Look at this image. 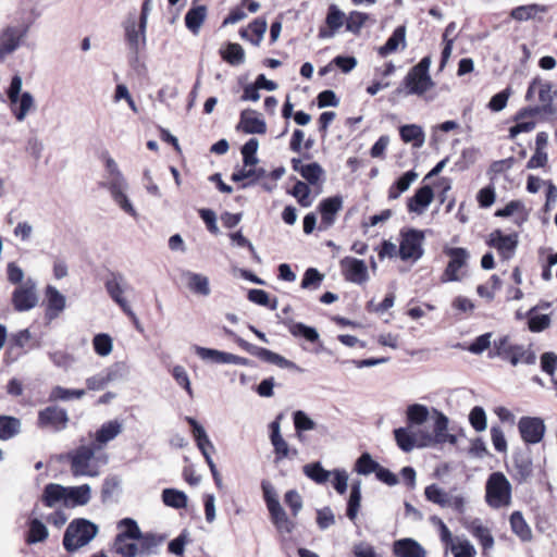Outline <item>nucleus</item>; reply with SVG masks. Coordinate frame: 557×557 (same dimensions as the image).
I'll return each mask as SVG.
<instances>
[{"instance_id": "f257e3e1", "label": "nucleus", "mask_w": 557, "mask_h": 557, "mask_svg": "<svg viewBox=\"0 0 557 557\" xmlns=\"http://www.w3.org/2000/svg\"><path fill=\"white\" fill-rule=\"evenodd\" d=\"M104 168L106 172L101 186L109 190L112 200L121 210L133 218H137V211L127 197L128 183L117 163L112 157L107 156L104 159Z\"/></svg>"}, {"instance_id": "f03ea898", "label": "nucleus", "mask_w": 557, "mask_h": 557, "mask_svg": "<svg viewBox=\"0 0 557 557\" xmlns=\"http://www.w3.org/2000/svg\"><path fill=\"white\" fill-rule=\"evenodd\" d=\"M97 448L89 445H81L60 457V460L70 465L71 474L74 478H97L101 470L96 457Z\"/></svg>"}, {"instance_id": "7ed1b4c3", "label": "nucleus", "mask_w": 557, "mask_h": 557, "mask_svg": "<svg viewBox=\"0 0 557 557\" xmlns=\"http://www.w3.org/2000/svg\"><path fill=\"white\" fill-rule=\"evenodd\" d=\"M99 528L85 518L72 520L63 535V547L66 552L73 553L89 544L98 534Z\"/></svg>"}, {"instance_id": "20e7f679", "label": "nucleus", "mask_w": 557, "mask_h": 557, "mask_svg": "<svg viewBox=\"0 0 557 557\" xmlns=\"http://www.w3.org/2000/svg\"><path fill=\"white\" fill-rule=\"evenodd\" d=\"M512 487L503 472H493L485 483V502L493 509L508 507L511 504Z\"/></svg>"}, {"instance_id": "39448f33", "label": "nucleus", "mask_w": 557, "mask_h": 557, "mask_svg": "<svg viewBox=\"0 0 557 557\" xmlns=\"http://www.w3.org/2000/svg\"><path fill=\"white\" fill-rule=\"evenodd\" d=\"M492 356L509 361L512 366L519 363L534 364L536 362V355L530 347L513 345L507 336L494 341Z\"/></svg>"}, {"instance_id": "423d86ee", "label": "nucleus", "mask_w": 557, "mask_h": 557, "mask_svg": "<svg viewBox=\"0 0 557 557\" xmlns=\"http://www.w3.org/2000/svg\"><path fill=\"white\" fill-rule=\"evenodd\" d=\"M430 65L431 58L424 57L407 73L404 79L407 95L421 96L433 87L434 83L429 73Z\"/></svg>"}, {"instance_id": "0eeeda50", "label": "nucleus", "mask_w": 557, "mask_h": 557, "mask_svg": "<svg viewBox=\"0 0 557 557\" xmlns=\"http://www.w3.org/2000/svg\"><path fill=\"white\" fill-rule=\"evenodd\" d=\"M28 25H7L0 30V62L18 50L28 34Z\"/></svg>"}, {"instance_id": "6e6552de", "label": "nucleus", "mask_w": 557, "mask_h": 557, "mask_svg": "<svg viewBox=\"0 0 557 557\" xmlns=\"http://www.w3.org/2000/svg\"><path fill=\"white\" fill-rule=\"evenodd\" d=\"M124 29V38L129 50V53L137 59L139 52L146 46V30L147 26L143 27L141 22L135 13H128L122 23Z\"/></svg>"}, {"instance_id": "1a4fd4ad", "label": "nucleus", "mask_w": 557, "mask_h": 557, "mask_svg": "<svg viewBox=\"0 0 557 557\" xmlns=\"http://www.w3.org/2000/svg\"><path fill=\"white\" fill-rule=\"evenodd\" d=\"M433 433H422L421 446L431 447L438 444L449 443L455 445L457 443V436L448 433V418L437 409H432Z\"/></svg>"}, {"instance_id": "9d476101", "label": "nucleus", "mask_w": 557, "mask_h": 557, "mask_svg": "<svg viewBox=\"0 0 557 557\" xmlns=\"http://www.w3.org/2000/svg\"><path fill=\"white\" fill-rule=\"evenodd\" d=\"M444 253L449 257V261L441 277L442 283L461 281L465 275L462 269L470 258L469 251L466 248L445 247Z\"/></svg>"}, {"instance_id": "9b49d317", "label": "nucleus", "mask_w": 557, "mask_h": 557, "mask_svg": "<svg viewBox=\"0 0 557 557\" xmlns=\"http://www.w3.org/2000/svg\"><path fill=\"white\" fill-rule=\"evenodd\" d=\"M425 498L442 508H451L459 513H462L466 508V498L461 494H454L446 492L437 484L428 485L424 490Z\"/></svg>"}, {"instance_id": "f8f14e48", "label": "nucleus", "mask_w": 557, "mask_h": 557, "mask_svg": "<svg viewBox=\"0 0 557 557\" xmlns=\"http://www.w3.org/2000/svg\"><path fill=\"white\" fill-rule=\"evenodd\" d=\"M424 233L419 230H408L401 232V240L398 253L401 260L417 261L423 256Z\"/></svg>"}, {"instance_id": "ddd939ff", "label": "nucleus", "mask_w": 557, "mask_h": 557, "mask_svg": "<svg viewBox=\"0 0 557 557\" xmlns=\"http://www.w3.org/2000/svg\"><path fill=\"white\" fill-rule=\"evenodd\" d=\"M106 289L110 297L121 307V309L134 320H136V315L132 310L128 301L124 297V294L131 289L129 284L126 282L125 277L120 273H113L106 281Z\"/></svg>"}, {"instance_id": "4468645a", "label": "nucleus", "mask_w": 557, "mask_h": 557, "mask_svg": "<svg viewBox=\"0 0 557 557\" xmlns=\"http://www.w3.org/2000/svg\"><path fill=\"white\" fill-rule=\"evenodd\" d=\"M67 423V411L59 406H48L38 412L37 424L41 429L59 432L64 430Z\"/></svg>"}, {"instance_id": "2eb2a0df", "label": "nucleus", "mask_w": 557, "mask_h": 557, "mask_svg": "<svg viewBox=\"0 0 557 557\" xmlns=\"http://www.w3.org/2000/svg\"><path fill=\"white\" fill-rule=\"evenodd\" d=\"M38 302L36 284L28 278L22 285L14 289L12 294V304L16 311L23 312L33 309Z\"/></svg>"}, {"instance_id": "dca6fc26", "label": "nucleus", "mask_w": 557, "mask_h": 557, "mask_svg": "<svg viewBox=\"0 0 557 557\" xmlns=\"http://www.w3.org/2000/svg\"><path fill=\"white\" fill-rule=\"evenodd\" d=\"M282 417V414H278L275 420L269 424L270 442L273 446L276 462H280L286 458L295 457L298 454L296 448L292 449L289 447L288 443L283 438L281 434Z\"/></svg>"}, {"instance_id": "f3484780", "label": "nucleus", "mask_w": 557, "mask_h": 557, "mask_svg": "<svg viewBox=\"0 0 557 557\" xmlns=\"http://www.w3.org/2000/svg\"><path fill=\"white\" fill-rule=\"evenodd\" d=\"M518 430L524 443L537 444L543 440L546 426L539 417H522L518 422Z\"/></svg>"}, {"instance_id": "a211bd4d", "label": "nucleus", "mask_w": 557, "mask_h": 557, "mask_svg": "<svg viewBox=\"0 0 557 557\" xmlns=\"http://www.w3.org/2000/svg\"><path fill=\"white\" fill-rule=\"evenodd\" d=\"M341 269L346 281L361 285L369 280L368 268L363 260L345 257L341 260Z\"/></svg>"}, {"instance_id": "6ab92c4d", "label": "nucleus", "mask_w": 557, "mask_h": 557, "mask_svg": "<svg viewBox=\"0 0 557 557\" xmlns=\"http://www.w3.org/2000/svg\"><path fill=\"white\" fill-rule=\"evenodd\" d=\"M488 245L496 248L503 259L509 260L516 252L518 235L516 233L504 235L499 230H496L490 235Z\"/></svg>"}, {"instance_id": "aec40b11", "label": "nucleus", "mask_w": 557, "mask_h": 557, "mask_svg": "<svg viewBox=\"0 0 557 557\" xmlns=\"http://www.w3.org/2000/svg\"><path fill=\"white\" fill-rule=\"evenodd\" d=\"M422 430L413 431V428L407 425L394 430V437L397 446L405 453L413 450L416 447L423 448L422 442Z\"/></svg>"}, {"instance_id": "412c9836", "label": "nucleus", "mask_w": 557, "mask_h": 557, "mask_svg": "<svg viewBox=\"0 0 557 557\" xmlns=\"http://www.w3.org/2000/svg\"><path fill=\"white\" fill-rule=\"evenodd\" d=\"M534 94H537L541 104L545 102H554V100L557 98V90L554 88V85L550 82L543 81L540 77L533 78L529 84L525 99L531 101L534 97Z\"/></svg>"}, {"instance_id": "4be33fe9", "label": "nucleus", "mask_w": 557, "mask_h": 557, "mask_svg": "<svg viewBox=\"0 0 557 557\" xmlns=\"http://www.w3.org/2000/svg\"><path fill=\"white\" fill-rule=\"evenodd\" d=\"M533 473V462L529 451H516L512 456L511 474L519 483L525 482Z\"/></svg>"}, {"instance_id": "5701e85b", "label": "nucleus", "mask_w": 557, "mask_h": 557, "mask_svg": "<svg viewBox=\"0 0 557 557\" xmlns=\"http://www.w3.org/2000/svg\"><path fill=\"white\" fill-rule=\"evenodd\" d=\"M182 281L185 286L195 295L208 297L211 294L208 276L189 270L182 271Z\"/></svg>"}, {"instance_id": "b1692460", "label": "nucleus", "mask_w": 557, "mask_h": 557, "mask_svg": "<svg viewBox=\"0 0 557 557\" xmlns=\"http://www.w3.org/2000/svg\"><path fill=\"white\" fill-rule=\"evenodd\" d=\"M343 207V198L341 196H334L323 199L319 205L321 213L320 230H326L332 226L335 222L336 214Z\"/></svg>"}, {"instance_id": "393cba45", "label": "nucleus", "mask_w": 557, "mask_h": 557, "mask_svg": "<svg viewBox=\"0 0 557 557\" xmlns=\"http://www.w3.org/2000/svg\"><path fill=\"white\" fill-rule=\"evenodd\" d=\"M433 199L434 193L432 187L424 185L418 188L414 195L408 199V211L421 215L426 211Z\"/></svg>"}, {"instance_id": "a878e982", "label": "nucleus", "mask_w": 557, "mask_h": 557, "mask_svg": "<svg viewBox=\"0 0 557 557\" xmlns=\"http://www.w3.org/2000/svg\"><path fill=\"white\" fill-rule=\"evenodd\" d=\"M292 168L298 172L310 185H317L324 177V170L317 162L304 164L300 159H292Z\"/></svg>"}, {"instance_id": "bb28decb", "label": "nucleus", "mask_w": 557, "mask_h": 557, "mask_svg": "<svg viewBox=\"0 0 557 557\" xmlns=\"http://www.w3.org/2000/svg\"><path fill=\"white\" fill-rule=\"evenodd\" d=\"M345 14L336 4L329 7L325 23L327 27H322L319 30V37L322 39L332 38L335 33L344 25Z\"/></svg>"}, {"instance_id": "cd10ccee", "label": "nucleus", "mask_w": 557, "mask_h": 557, "mask_svg": "<svg viewBox=\"0 0 557 557\" xmlns=\"http://www.w3.org/2000/svg\"><path fill=\"white\" fill-rule=\"evenodd\" d=\"M393 553L396 557H426V550L423 546L410 537L395 541Z\"/></svg>"}, {"instance_id": "c85d7f7f", "label": "nucleus", "mask_w": 557, "mask_h": 557, "mask_svg": "<svg viewBox=\"0 0 557 557\" xmlns=\"http://www.w3.org/2000/svg\"><path fill=\"white\" fill-rule=\"evenodd\" d=\"M47 308L46 318L49 321L54 320L65 309L66 300L54 286L49 285L46 288Z\"/></svg>"}, {"instance_id": "c756f323", "label": "nucleus", "mask_w": 557, "mask_h": 557, "mask_svg": "<svg viewBox=\"0 0 557 557\" xmlns=\"http://www.w3.org/2000/svg\"><path fill=\"white\" fill-rule=\"evenodd\" d=\"M239 127L246 134H264L267 124L253 110H244L240 113Z\"/></svg>"}, {"instance_id": "7c9ffc66", "label": "nucleus", "mask_w": 557, "mask_h": 557, "mask_svg": "<svg viewBox=\"0 0 557 557\" xmlns=\"http://www.w3.org/2000/svg\"><path fill=\"white\" fill-rule=\"evenodd\" d=\"M186 421L191 426L193 435L196 441L197 447L201 451L205 460L207 461V456H211V453L214 451V445L207 435L203 426L199 424L196 419L191 417H186Z\"/></svg>"}, {"instance_id": "2f4dec72", "label": "nucleus", "mask_w": 557, "mask_h": 557, "mask_svg": "<svg viewBox=\"0 0 557 557\" xmlns=\"http://www.w3.org/2000/svg\"><path fill=\"white\" fill-rule=\"evenodd\" d=\"M123 425L117 420H111L103 423L100 429L95 433V445L97 449L102 448L109 442L114 440L121 432Z\"/></svg>"}, {"instance_id": "473e14b6", "label": "nucleus", "mask_w": 557, "mask_h": 557, "mask_svg": "<svg viewBox=\"0 0 557 557\" xmlns=\"http://www.w3.org/2000/svg\"><path fill=\"white\" fill-rule=\"evenodd\" d=\"M66 486L58 483H49L45 486L41 495V502L46 507L54 508L58 504L66 507Z\"/></svg>"}, {"instance_id": "72a5a7b5", "label": "nucleus", "mask_w": 557, "mask_h": 557, "mask_svg": "<svg viewBox=\"0 0 557 557\" xmlns=\"http://www.w3.org/2000/svg\"><path fill=\"white\" fill-rule=\"evenodd\" d=\"M92 496L89 484L77 486H66V507H77L87 505Z\"/></svg>"}, {"instance_id": "f704fd0d", "label": "nucleus", "mask_w": 557, "mask_h": 557, "mask_svg": "<svg viewBox=\"0 0 557 557\" xmlns=\"http://www.w3.org/2000/svg\"><path fill=\"white\" fill-rule=\"evenodd\" d=\"M466 529L480 542L484 550L493 548L494 537L480 519H473L467 523Z\"/></svg>"}, {"instance_id": "c9c22d12", "label": "nucleus", "mask_w": 557, "mask_h": 557, "mask_svg": "<svg viewBox=\"0 0 557 557\" xmlns=\"http://www.w3.org/2000/svg\"><path fill=\"white\" fill-rule=\"evenodd\" d=\"M268 510H269L272 523L274 524V527L276 528V530L280 533L289 534L293 532V530L295 528V523L288 518L287 513L285 512V510L283 509L281 504L273 506V507L269 508Z\"/></svg>"}, {"instance_id": "e433bc0d", "label": "nucleus", "mask_w": 557, "mask_h": 557, "mask_svg": "<svg viewBox=\"0 0 557 557\" xmlns=\"http://www.w3.org/2000/svg\"><path fill=\"white\" fill-rule=\"evenodd\" d=\"M267 27L265 20L257 18L251 22L247 28H243L239 34L243 39L250 41L255 46H259L267 32Z\"/></svg>"}, {"instance_id": "4c0bfd02", "label": "nucleus", "mask_w": 557, "mask_h": 557, "mask_svg": "<svg viewBox=\"0 0 557 557\" xmlns=\"http://www.w3.org/2000/svg\"><path fill=\"white\" fill-rule=\"evenodd\" d=\"M406 48V26L400 25L395 28L391 37L387 39L385 45L379 48V54L381 57H386L393 52H395L398 47Z\"/></svg>"}, {"instance_id": "58836bf2", "label": "nucleus", "mask_w": 557, "mask_h": 557, "mask_svg": "<svg viewBox=\"0 0 557 557\" xmlns=\"http://www.w3.org/2000/svg\"><path fill=\"white\" fill-rule=\"evenodd\" d=\"M406 417L409 426H420L432 418V410L424 405L413 404L407 407Z\"/></svg>"}, {"instance_id": "ea45409f", "label": "nucleus", "mask_w": 557, "mask_h": 557, "mask_svg": "<svg viewBox=\"0 0 557 557\" xmlns=\"http://www.w3.org/2000/svg\"><path fill=\"white\" fill-rule=\"evenodd\" d=\"M399 135L403 141L412 144L416 148H421L425 141V134L422 127L417 124L403 125L399 128Z\"/></svg>"}, {"instance_id": "a19ab883", "label": "nucleus", "mask_w": 557, "mask_h": 557, "mask_svg": "<svg viewBox=\"0 0 557 557\" xmlns=\"http://www.w3.org/2000/svg\"><path fill=\"white\" fill-rule=\"evenodd\" d=\"M34 110L35 100L32 94L28 91L22 92V95L17 97L16 106H11V111L18 122H23L26 116Z\"/></svg>"}, {"instance_id": "79ce46f5", "label": "nucleus", "mask_w": 557, "mask_h": 557, "mask_svg": "<svg viewBox=\"0 0 557 557\" xmlns=\"http://www.w3.org/2000/svg\"><path fill=\"white\" fill-rule=\"evenodd\" d=\"M194 351L201 360L212 363L226 364V361H234L232 354L212 348L194 346Z\"/></svg>"}, {"instance_id": "37998d69", "label": "nucleus", "mask_w": 557, "mask_h": 557, "mask_svg": "<svg viewBox=\"0 0 557 557\" xmlns=\"http://www.w3.org/2000/svg\"><path fill=\"white\" fill-rule=\"evenodd\" d=\"M207 16L206 5H196L190 8L185 15V25L194 34L197 35L200 30Z\"/></svg>"}, {"instance_id": "c03bdc74", "label": "nucleus", "mask_w": 557, "mask_h": 557, "mask_svg": "<svg viewBox=\"0 0 557 557\" xmlns=\"http://www.w3.org/2000/svg\"><path fill=\"white\" fill-rule=\"evenodd\" d=\"M22 422L12 416H0V440L9 441L21 433Z\"/></svg>"}, {"instance_id": "a18cd8bd", "label": "nucleus", "mask_w": 557, "mask_h": 557, "mask_svg": "<svg viewBox=\"0 0 557 557\" xmlns=\"http://www.w3.org/2000/svg\"><path fill=\"white\" fill-rule=\"evenodd\" d=\"M49 536V531L45 523L38 518H32L28 521V531L26 534L27 544H37L45 542Z\"/></svg>"}, {"instance_id": "49530a36", "label": "nucleus", "mask_w": 557, "mask_h": 557, "mask_svg": "<svg viewBox=\"0 0 557 557\" xmlns=\"http://www.w3.org/2000/svg\"><path fill=\"white\" fill-rule=\"evenodd\" d=\"M418 178V173L414 171H408L404 173L389 188L388 199L394 200L407 191L411 184Z\"/></svg>"}, {"instance_id": "de8ad7c7", "label": "nucleus", "mask_w": 557, "mask_h": 557, "mask_svg": "<svg viewBox=\"0 0 557 557\" xmlns=\"http://www.w3.org/2000/svg\"><path fill=\"white\" fill-rule=\"evenodd\" d=\"M512 532L523 542L532 540V531L520 511H513L510 516Z\"/></svg>"}, {"instance_id": "09e8293b", "label": "nucleus", "mask_w": 557, "mask_h": 557, "mask_svg": "<svg viewBox=\"0 0 557 557\" xmlns=\"http://www.w3.org/2000/svg\"><path fill=\"white\" fill-rule=\"evenodd\" d=\"M361 503V481H354L350 488L349 498L347 502L346 516L349 520L355 521Z\"/></svg>"}, {"instance_id": "8fccbe9b", "label": "nucleus", "mask_w": 557, "mask_h": 557, "mask_svg": "<svg viewBox=\"0 0 557 557\" xmlns=\"http://www.w3.org/2000/svg\"><path fill=\"white\" fill-rule=\"evenodd\" d=\"M162 502L165 506L174 509H183L187 507V495L176 488H164L162 491Z\"/></svg>"}, {"instance_id": "3c124183", "label": "nucleus", "mask_w": 557, "mask_h": 557, "mask_svg": "<svg viewBox=\"0 0 557 557\" xmlns=\"http://www.w3.org/2000/svg\"><path fill=\"white\" fill-rule=\"evenodd\" d=\"M302 471L306 476L317 484H324L330 480L332 471L325 470L320 462H311L304 466Z\"/></svg>"}, {"instance_id": "603ef678", "label": "nucleus", "mask_w": 557, "mask_h": 557, "mask_svg": "<svg viewBox=\"0 0 557 557\" xmlns=\"http://www.w3.org/2000/svg\"><path fill=\"white\" fill-rule=\"evenodd\" d=\"M287 329L294 337H304L310 343L317 342L320 337L314 327L308 326L301 322H289L287 323Z\"/></svg>"}, {"instance_id": "864d4df0", "label": "nucleus", "mask_w": 557, "mask_h": 557, "mask_svg": "<svg viewBox=\"0 0 557 557\" xmlns=\"http://www.w3.org/2000/svg\"><path fill=\"white\" fill-rule=\"evenodd\" d=\"M86 392L85 389H72V388H65L60 385H57L52 387L50 394H49V400L50 401H69L71 399H81L85 396Z\"/></svg>"}, {"instance_id": "5fc2aeb1", "label": "nucleus", "mask_w": 557, "mask_h": 557, "mask_svg": "<svg viewBox=\"0 0 557 557\" xmlns=\"http://www.w3.org/2000/svg\"><path fill=\"white\" fill-rule=\"evenodd\" d=\"M221 57L231 65H239L245 61V51L239 44L230 42L221 50Z\"/></svg>"}, {"instance_id": "6e6d98bb", "label": "nucleus", "mask_w": 557, "mask_h": 557, "mask_svg": "<svg viewBox=\"0 0 557 557\" xmlns=\"http://www.w3.org/2000/svg\"><path fill=\"white\" fill-rule=\"evenodd\" d=\"M129 541L122 537V535H116L113 542V550L122 557H136L139 553V547L136 543Z\"/></svg>"}, {"instance_id": "4d7b16f0", "label": "nucleus", "mask_w": 557, "mask_h": 557, "mask_svg": "<svg viewBox=\"0 0 557 557\" xmlns=\"http://www.w3.org/2000/svg\"><path fill=\"white\" fill-rule=\"evenodd\" d=\"M454 557H475L476 550L471 542L463 537H456L448 546Z\"/></svg>"}, {"instance_id": "13d9d810", "label": "nucleus", "mask_w": 557, "mask_h": 557, "mask_svg": "<svg viewBox=\"0 0 557 557\" xmlns=\"http://www.w3.org/2000/svg\"><path fill=\"white\" fill-rule=\"evenodd\" d=\"M117 529L120 532L116 535H122L124 539L128 540H140L141 531L134 519L124 518L117 523Z\"/></svg>"}, {"instance_id": "bf43d9fd", "label": "nucleus", "mask_w": 557, "mask_h": 557, "mask_svg": "<svg viewBox=\"0 0 557 557\" xmlns=\"http://www.w3.org/2000/svg\"><path fill=\"white\" fill-rule=\"evenodd\" d=\"M294 426L299 440H301V433L311 431L317 428V423L302 410H297L293 413Z\"/></svg>"}, {"instance_id": "052dcab7", "label": "nucleus", "mask_w": 557, "mask_h": 557, "mask_svg": "<svg viewBox=\"0 0 557 557\" xmlns=\"http://www.w3.org/2000/svg\"><path fill=\"white\" fill-rule=\"evenodd\" d=\"M95 352L100 357H107L112 352L113 341L109 334L99 333L92 339Z\"/></svg>"}, {"instance_id": "680f3d73", "label": "nucleus", "mask_w": 557, "mask_h": 557, "mask_svg": "<svg viewBox=\"0 0 557 557\" xmlns=\"http://www.w3.org/2000/svg\"><path fill=\"white\" fill-rule=\"evenodd\" d=\"M380 465L372 459L371 455L363 453L355 463V471L361 475H369L379 470Z\"/></svg>"}, {"instance_id": "e2e57ef3", "label": "nucleus", "mask_w": 557, "mask_h": 557, "mask_svg": "<svg viewBox=\"0 0 557 557\" xmlns=\"http://www.w3.org/2000/svg\"><path fill=\"white\" fill-rule=\"evenodd\" d=\"M545 9L539 4L520 5L511 10L510 16L516 21H528L535 16L537 12H544Z\"/></svg>"}, {"instance_id": "0e129e2a", "label": "nucleus", "mask_w": 557, "mask_h": 557, "mask_svg": "<svg viewBox=\"0 0 557 557\" xmlns=\"http://www.w3.org/2000/svg\"><path fill=\"white\" fill-rule=\"evenodd\" d=\"M469 422L476 432L485 431L487 428L485 410L480 406L473 407L469 413Z\"/></svg>"}, {"instance_id": "69168bd1", "label": "nucleus", "mask_w": 557, "mask_h": 557, "mask_svg": "<svg viewBox=\"0 0 557 557\" xmlns=\"http://www.w3.org/2000/svg\"><path fill=\"white\" fill-rule=\"evenodd\" d=\"M324 275L321 274L317 269L309 268L306 270L302 281L301 288L304 289H317L320 287Z\"/></svg>"}, {"instance_id": "338daca9", "label": "nucleus", "mask_w": 557, "mask_h": 557, "mask_svg": "<svg viewBox=\"0 0 557 557\" xmlns=\"http://www.w3.org/2000/svg\"><path fill=\"white\" fill-rule=\"evenodd\" d=\"M292 195L297 198L299 205L301 207H310L311 203H312V199L310 198V188L309 186L301 182V181H298L293 189H292Z\"/></svg>"}, {"instance_id": "774afa93", "label": "nucleus", "mask_w": 557, "mask_h": 557, "mask_svg": "<svg viewBox=\"0 0 557 557\" xmlns=\"http://www.w3.org/2000/svg\"><path fill=\"white\" fill-rule=\"evenodd\" d=\"M127 368L123 362H116L101 371L108 385L112 382L123 379L126 375Z\"/></svg>"}]
</instances>
